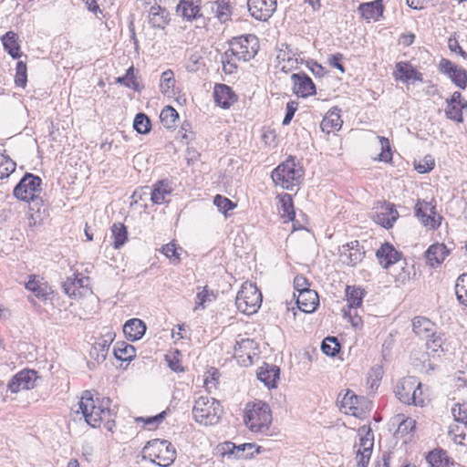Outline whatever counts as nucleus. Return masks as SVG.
I'll return each instance as SVG.
<instances>
[{"label":"nucleus","instance_id":"10","mask_svg":"<svg viewBox=\"0 0 467 467\" xmlns=\"http://www.w3.org/2000/svg\"><path fill=\"white\" fill-rule=\"evenodd\" d=\"M365 436L361 437L356 452L358 467H367L369 462L374 445V436L369 427L363 426L359 429Z\"/></svg>","mask_w":467,"mask_h":467},{"label":"nucleus","instance_id":"21","mask_svg":"<svg viewBox=\"0 0 467 467\" xmlns=\"http://www.w3.org/2000/svg\"><path fill=\"white\" fill-rule=\"evenodd\" d=\"M223 450L225 454L234 455L237 459H249L255 453H259V447H256L254 443L235 445L233 442H227Z\"/></svg>","mask_w":467,"mask_h":467},{"label":"nucleus","instance_id":"58","mask_svg":"<svg viewBox=\"0 0 467 467\" xmlns=\"http://www.w3.org/2000/svg\"><path fill=\"white\" fill-rule=\"evenodd\" d=\"M431 337L430 340L427 341L426 346L428 349H431L432 352H438L441 350L443 351L442 345L444 343L443 338L440 335H436L434 333V336H431Z\"/></svg>","mask_w":467,"mask_h":467},{"label":"nucleus","instance_id":"22","mask_svg":"<svg viewBox=\"0 0 467 467\" xmlns=\"http://www.w3.org/2000/svg\"><path fill=\"white\" fill-rule=\"evenodd\" d=\"M319 303L318 295L312 289H301L297 296L298 308L305 313L314 312Z\"/></svg>","mask_w":467,"mask_h":467},{"label":"nucleus","instance_id":"47","mask_svg":"<svg viewBox=\"0 0 467 467\" xmlns=\"http://www.w3.org/2000/svg\"><path fill=\"white\" fill-rule=\"evenodd\" d=\"M133 128L138 133L146 134L150 130V120L144 113H138L133 121Z\"/></svg>","mask_w":467,"mask_h":467},{"label":"nucleus","instance_id":"40","mask_svg":"<svg viewBox=\"0 0 467 467\" xmlns=\"http://www.w3.org/2000/svg\"><path fill=\"white\" fill-rule=\"evenodd\" d=\"M111 234L114 239L113 247L115 249L122 247L128 240V231L123 223H113L111 226Z\"/></svg>","mask_w":467,"mask_h":467},{"label":"nucleus","instance_id":"54","mask_svg":"<svg viewBox=\"0 0 467 467\" xmlns=\"http://www.w3.org/2000/svg\"><path fill=\"white\" fill-rule=\"evenodd\" d=\"M213 297V293L209 291L206 286L202 288V291H199L196 295V305L194 307V311H197L200 307L204 308V303L207 301H211Z\"/></svg>","mask_w":467,"mask_h":467},{"label":"nucleus","instance_id":"19","mask_svg":"<svg viewBox=\"0 0 467 467\" xmlns=\"http://www.w3.org/2000/svg\"><path fill=\"white\" fill-rule=\"evenodd\" d=\"M293 90L297 96L303 98L312 95L316 92V87L312 79L304 72L292 75Z\"/></svg>","mask_w":467,"mask_h":467},{"label":"nucleus","instance_id":"13","mask_svg":"<svg viewBox=\"0 0 467 467\" xmlns=\"http://www.w3.org/2000/svg\"><path fill=\"white\" fill-rule=\"evenodd\" d=\"M339 260L347 265L354 266L360 263L365 255V251L358 241H352L339 247Z\"/></svg>","mask_w":467,"mask_h":467},{"label":"nucleus","instance_id":"41","mask_svg":"<svg viewBox=\"0 0 467 467\" xmlns=\"http://www.w3.org/2000/svg\"><path fill=\"white\" fill-rule=\"evenodd\" d=\"M212 12L221 23H225L231 18L230 5L224 0L216 1L212 4Z\"/></svg>","mask_w":467,"mask_h":467},{"label":"nucleus","instance_id":"64","mask_svg":"<svg viewBox=\"0 0 467 467\" xmlns=\"http://www.w3.org/2000/svg\"><path fill=\"white\" fill-rule=\"evenodd\" d=\"M448 47L451 52L458 53L464 59H467V53L462 48L458 40L455 37H450Z\"/></svg>","mask_w":467,"mask_h":467},{"label":"nucleus","instance_id":"50","mask_svg":"<svg viewBox=\"0 0 467 467\" xmlns=\"http://www.w3.org/2000/svg\"><path fill=\"white\" fill-rule=\"evenodd\" d=\"M27 68L26 63L18 61L16 67L15 82L17 87L25 88L27 82Z\"/></svg>","mask_w":467,"mask_h":467},{"label":"nucleus","instance_id":"60","mask_svg":"<svg viewBox=\"0 0 467 467\" xmlns=\"http://www.w3.org/2000/svg\"><path fill=\"white\" fill-rule=\"evenodd\" d=\"M446 116L448 119L456 120V121H462V110L461 108H459L457 105H453L451 103H448V107L445 110Z\"/></svg>","mask_w":467,"mask_h":467},{"label":"nucleus","instance_id":"17","mask_svg":"<svg viewBox=\"0 0 467 467\" xmlns=\"http://www.w3.org/2000/svg\"><path fill=\"white\" fill-rule=\"evenodd\" d=\"M398 218L399 213L395 205L390 202H384L372 215L374 222L386 229L391 228Z\"/></svg>","mask_w":467,"mask_h":467},{"label":"nucleus","instance_id":"52","mask_svg":"<svg viewBox=\"0 0 467 467\" xmlns=\"http://www.w3.org/2000/svg\"><path fill=\"white\" fill-rule=\"evenodd\" d=\"M383 370L380 367L377 366L371 368L368 376V384L370 389H377L379 383L382 379Z\"/></svg>","mask_w":467,"mask_h":467},{"label":"nucleus","instance_id":"2","mask_svg":"<svg viewBox=\"0 0 467 467\" xmlns=\"http://www.w3.org/2000/svg\"><path fill=\"white\" fill-rule=\"evenodd\" d=\"M109 403V398H99L98 394L94 395L90 390H85L78 402V412L80 410L86 422L96 428L110 415Z\"/></svg>","mask_w":467,"mask_h":467},{"label":"nucleus","instance_id":"62","mask_svg":"<svg viewBox=\"0 0 467 467\" xmlns=\"http://www.w3.org/2000/svg\"><path fill=\"white\" fill-rule=\"evenodd\" d=\"M344 317L348 318L354 327H359L362 326L361 317L357 314V309H348L347 311L345 308L343 309Z\"/></svg>","mask_w":467,"mask_h":467},{"label":"nucleus","instance_id":"24","mask_svg":"<svg viewBox=\"0 0 467 467\" xmlns=\"http://www.w3.org/2000/svg\"><path fill=\"white\" fill-rule=\"evenodd\" d=\"M214 101L223 109H228L236 101V95L230 87L224 84H217L213 90Z\"/></svg>","mask_w":467,"mask_h":467},{"label":"nucleus","instance_id":"49","mask_svg":"<svg viewBox=\"0 0 467 467\" xmlns=\"http://www.w3.org/2000/svg\"><path fill=\"white\" fill-rule=\"evenodd\" d=\"M322 351L330 357L336 356L339 351V344L336 337H326L321 345Z\"/></svg>","mask_w":467,"mask_h":467},{"label":"nucleus","instance_id":"46","mask_svg":"<svg viewBox=\"0 0 467 467\" xmlns=\"http://www.w3.org/2000/svg\"><path fill=\"white\" fill-rule=\"evenodd\" d=\"M16 167V162L0 150V179L7 178L15 171Z\"/></svg>","mask_w":467,"mask_h":467},{"label":"nucleus","instance_id":"36","mask_svg":"<svg viewBox=\"0 0 467 467\" xmlns=\"http://www.w3.org/2000/svg\"><path fill=\"white\" fill-rule=\"evenodd\" d=\"M427 462L431 467H454L455 465V462L442 450L431 451L427 456Z\"/></svg>","mask_w":467,"mask_h":467},{"label":"nucleus","instance_id":"26","mask_svg":"<svg viewBox=\"0 0 467 467\" xmlns=\"http://www.w3.org/2000/svg\"><path fill=\"white\" fill-rule=\"evenodd\" d=\"M150 191V201L154 204H162L168 202V197L171 195L172 189L167 181H159L152 185L151 189L146 188Z\"/></svg>","mask_w":467,"mask_h":467},{"label":"nucleus","instance_id":"34","mask_svg":"<svg viewBox=\"0 0 467 467\" xmlns=\"http://www.w3.org/2000/svg\"><path fill=\"white\" fill-rule=\"evenodd\" d=\"M5 50L13 57L19 58L22 55L20 47L17 43V35L13 31L6 32L2 37Z\"/></svg>","mask_w":467,"mask_h":467},{"label":"nucleus","instance_id":"3","mask_svg":"<svg viewBox=\"0 0 467 467\" xmlns=\"http://www.w3.org/2000/svg\"><path fill=\"white\" fill-rule=\"evenodd\" d=\"M304 173L303 167L296 161V158L289 156L272 171L271 178L275 185L292 191L300 184Z\"/></svg>","mask_w":467,"mask_h":467},{"label":"nucleus","instance_id":"30","mask_svg":"<svg viewBox=\"0 0 467 467\" xmlns=\"http://www.w3.org/2000/svg\"><path fill=\"white\" fill-rule=\"evenodd\" d=\"M413 332L421 338L434 336L435 325L427 317H416L412 320Z\"/></svg>","mask_w":467,"mask_h":467},{"label":"nucleus","instance_id":"15","mask_svg":"<svg viewBox=\"0 0 467 467\" xmlns=\"http://www.w3.org/2000/svg\"><path fill=\"white\" fill-rule=\"evenodd\" d=\"M365 400L356 395L352 390L348 389L340 400V409L346 414L362 418L365 414L363 403Z\"/></svg>","mask_w":467,"mask_h":467},{"label":"nucleus","instance_id":"57","mask_svg":"<svg viewBox=\"0 0 467 467\" xmlns=\"http://www.w3.org/2000/svg\"><path fill=\"white\" fill-rule=\"evenodd\" d=\"M161 253L171 260L173 264L180 263V255L177 253L176 246L173 243H169L162 246Z\"/></svg>","mask_w":467,"mask_h":467},{"label":"nucleus","instance_id":"25","mask_svg":"<svg viewBox=\"0 0 467 467\" xmlns=\"http://www.w3.org/2000/svg\"><path fill=\"white\" fill-rule=\"evenodd\" d=\"M280 369L275 365H269L265 363L257 369V378L260 381L268 388H275L276 382L279 379Z\"/></svg>","mask_w":467,"mask_h":467},{"label":"nucleus","instance_id":"28","mask_svg":"<svg viewBox=\"0 0 467 467\" xmlns=\"http://www.w3.org/2000/svg\"><path fill=\"white\" fill-rule=\"evenodd\" d=\"M340 110L337 108L330 109L323 118L320 128L323 132L329 134L338 130L342 127V119L339 114Z\"/></svg>","mask_w":467,"mask_h":467},{"label":"nucleus","instance_id":"14","mask_svg":"<svg viewBox=\"0 0 467 467\" xmlns=\"http://www.w3.org/2000/svg\"><path fill=\"white\" fill-rule=\"evenodd\" d=\"M36 373L34 370L24 369L12 377L7 388L12 393L31 389L35 387Z\"/></svg>","mask_w":467,"mask_h":467},{"label":"nucleus","instance_id":"63","mask_svg":"<svg viewBox=\"0 0 467 467\" xmlns=\"http://www.w3.org/2000/svg\"><path fill=\"white\" fill-rule=\"evenodd\" d=\"M297 106L298 104L296 101H289L286 104V112L283 119V125H288L291 122L296 111L297 110Z\"/></svg>","mask_w":467,"mask_h":467},{"label":"nucleus","instance_id":"48","mask_svg":"<svg viewBox=\"0 0 467 467\" xmlns=\"http://www.w3.org/2000/svg\"><path fill=\"white\" fill-rule=\"evenodd\" d=\"M175 78L173 72L170 69L164 71L161 76L160 88L163 94H169L174 87Z\"/></svg>","mask_w":467,"mask_h":467},{"label":"nucleus","instance_id":"31","mask_svg":"<svg viewBox=\"0 0 467 467\" xmlns=\"http://www.w3.org/2000/svg\"><path fill=\"white\" fill-rule=\"evenodd\" d=\"M383 5L381 0H375L372 2L360 4L358 11L363 18L366 20H377L383 14Z\"/></svg>","mask_w":467,"mask_h":467},{"label":"nucleus","instance_id":"42","mask_svg":"<svg viewBox=\"0 0 467 467\" xmlns=\"http://www.w3.org/2000/svg\"><path fill=\"white\" fill-rule=\"evenodd\" d=\"M114 356L122 361L130 360L135 356V348L125 342H118L114 348Z\"/></svg>","mask_w":467,"mask_h":467},{"label":"nucleus","instance_id":"37","mask_svg":"<svg viewBox=\"0 0 467 467\" xmlns=\"http://www.w3.org/2000/svg\"><path fill=\"white\" fill-rule=\"evenodd\" d=\"M278 201L281 217L285 219V222L293 221L296 214L292 196L288 193H283L278 195Z\"/></svg>","mask_w":467,"mask_h":467},{"label":"nucleus","instance_id":"12","mask_svg":"<svg viewBox=\"0 0 467 467\" xmlns=\"http://www.w3.org/2000/svg\"><path fill=\"white\" fill-rule=\"evenodd\" d=\"M248 10L251 16L259 20H268L276 10V0H248Z\"/></svg>","mask_w":467,"mask_h":467},{"label":"nucleus","instance_id":"5","mask_svg":"<svg viewBox=\"0 0 467 467\" xmlns=\"http://www.w3.org/2000/svg\"><path fill=\"white\" fill-rule=\"evenodd\" d=\"M143 458L149 459L158 466H170L176 458V452L171 445L166 440H151L147 442L142 450Z\"/></svg>","mask_w":467,"mask_h":467},{"label":"nucleus","instance_id":"61","mask_svg":"<svg viewBox=\"0 0 467 467\" xmlns=\"http://www.w3.org/2000/svg\"><path fill=\"white\" fill-rule=\"evenodd\" d=\"M415 427L416 421L410 418H408L399 424L397 431L401 435H404L413 431Z\"/></svg>","mask_w":467,"mask_h":467},{"label":"nucleus","instance_id":"23","mask_svg":"<svg viewBox=\"0 0 467 467\" xmlns=\"http://www.w3.org/2000/svg\"><path fill=\"white\" fill-rule=\"evenodd\" d=\"M449 254L450 250L444 244L436 243L427 249L425 258L431 267H437L445 260Z\"/></svg>","mask_w":467,"mask_h":467},{"label":"nucleus","instance_id":"51","mask_svg":"<svg viewBox=\"0 0 467 467\" xmlns=\"http://www.w3.org/2000/svg\"><path fill=\"white\" fill-rule=\"evenodd\" d=\"M378 140L381 148L379 160L385 162L390 161L392 160V152L389 139L382 136H378Z\"/></svg>","mask_w":467,"mask_h":467},{"label":"nucleus","instance_id":"16","mask_svg":"<svg viewBox=\"0 0 467 467\" xmlns=\"http://www.w3.org/2000/svg\"><path fill=\"white\" fill-rule=\"evenodd\" d=\"M116 334L110 329L106 328L99 340L93 344L89 355L98 363L103 362L108 355L110 344L113 342Z\"/></svg>","mask_w":467,"mask_h":467},{"label":"nucleus","instance_id":"4","mask_svg":"<svg viewBox=\"0 0 467 467\" xmlns=\"http://www.w3.org/2000/svg\"><path fill=\"white\" fill-rule=\"evenodd\" d=\"M244 420L246 427L253 432L264 433L267 431L272 422L270 407L262 400L248 403L245 408Z\"/></svg>","mask_w":467,"mask_h":467},{"label":"nucleus","instance_id":"18","mask_svg":"<svg viewBox=\"0 0 467 467\" xmlns=\"http://www.w3.org/2000/svg\"><path fill=\"white\" fill-rule=\"evenodd\" d=\"M376 256L379 265L388 269L401 259L402 254L389 243H385L377 250Z\"/></svg>","mask_w":467,"mask_h":467},{"label":"nucleus","instance_id":"8","mask_svg":"<svg viewBox=\"0 0 467 467\" xmlns=\"http://www.w3.org/2000/svg\"><path fill=\"white\" fill-rule=\"evenodd\" d=\"M398 399L405 404L423 406V399L420 398L421 383L414 377L404 378L400 380L395 389Z\"/></svg>","mask_w":467,"mask_h":467},{"label":"nucleus","instance_id":"59","mask_svg":"<svg viewBox=\"0 0 467 467\" xmlns=\"http://www.w3.org/2000/svg\"><path fill=\"white\" fill-rule=\"evenodd\" d=\"M118 82L125 85L128 88H136L137 83H136V78H135L134 73H133V67H130L127 70L124 77L119 78Z\"/></svg>","mask_w":467,"mask_h":467},{"label":"nucleus","instance_id":"56","mask_svg":"<svg viewBox=\"0 0 467 467\" xmlns=\"http://www.w3.org/2000/svg\"><path fill=\"white\" fill-rule=\"evenodd\" d=\"M451 413L456 422H467V403L456 404L451 409Z\"/></svg>","mask_w":467,"mask_h":467},{"label":"nucleus","instance_id":"32","mask_svg":"<svg viewBox=\"0 0 467 467\" xmlns=\"http://www.w3.org/2000/svg\"><path fill=\"white\" fill-rule=\"evenodd\" d=\"M26 288L40 299H46L52 293L51 287L47 283L36 279V275L29 277V280L26 283Z\"/></svg>","mask_w":467,"mask_h":467},{"label":"nucleus","instance_id":"20","mask_svg":"<svg viewBox=\"0 0 467 467\" xmlns=\"http://www.w3.org/2000/svg\"><path fill=\"white\" fill-rule=\"evenodd\" d=\"M396 70L393 73L395 79L404 83L410 81H422V74L417 71L412 65L400 61L396 64Z\"/></svg>","mask_w":467,"mask_h":467},{"label":"nucleus","instance_id":"43","mask_svg":"<svg viewBox=\"0 0 467 467\" xmlns=\"http://www.w3.org/2000/svg\"><path fill=\"white\" fill-rule=\"evenodd\" d=\"M179 118V114L176 109L171 106H166L160 115L161 123L167 129H171L176 126V121Z\"/></svg>","mask_w":467,"mask_h":467},{"label":"nucleus","instance_id":"6","mask_svg":"<svg viewBox=\"0 0 467 467\" xmlns=\"http://www.w3.org/2000/svg\"><path fill=\"white\" fill-rule=\"evenodd\" d=\"M222 409L218 400L208 396H201L194 403L192 414L197 422L208 426L219 421Z\"/></svg>","mask_w":467,"mask_h":467},{"label":"nucleus","instance_id":"29","mask_svg":"<svg viewBox=\"0 0 467 467\" xmlns=\"http://www.w3.org/2000/svg\"><path fill=\"white\" fill-rule=\"evenodd\" d=\"M170 22V14L160 5H153L149 10V23L152 27L163 29Z\"/></svg>","mask_w":467,"mask_h":467},{"label":"nucleus","instance_id":"55","mask_svg":"<svg viewBox=\"0 0 467 467\" xmlns=\"http://www.w3.org/2000/svg\"><path fill=\"white\" fill-rule=\"evenodd\" d=\"M434 159L431 155H427L415 164V170L420 173H427L434 168Z\"/></svg>","mask_w":467,"mask_h":467},{"label":"nucleus","instance_id":"45","mask_svg":"<svg viewBox=\"0 0 467 467\" xmlns=\"http://www.w3.org/2000/svg\"><path fill=\"white\" fill-rule=\"evenodd\" d=\"M455 294L460 304L467 306V273L457 278Z\"/></svg>","mask_w":467,"mask_h":467},{"label":"nucleus","instance_id":"11","mask_svg":"<svg viewBox=\"0 0 467 467\" xmlns=\"http://www.w3.org/2000/svg\"><path fill=\"white\" fill-rule=\"evenodd\" d=\"M440 71L447 75L451 81L460 88L464 89L467 87L466 70L455 65L451 60L442 58L439 64Z\"/></svg>","mask_w":467,"mask_h":467},{"label":"nucleus","instance_id":"27","mask_svg":"<svg viewBox=\"0 0 467 467\" xmlns=\"http://www.w3.org/2000/svg\"><path fill=\"white\" fill-rule=\"evenodd\" d=\"M146 332L145 323L139 318L128 320L123 326V333L127 339L136 341L140 339Z\"/></svg>","mask_w":467,"mask_h":467},{"label":"nucleus","instance_id":"9","mask_svg":"<svg viewBox=\"0 0 467 467\" xmlns=\"http://www.w3.org/2000/svg\"><path fill=\"white\" fill-rule=\"evenodd\" d=\"M41 179L26 173L14 189V195L21 201H33L41 192Z\"/></svg>","mask_w":467,"mask_h":467},{"label":"nucleus","instance_id":"1","mask_svg":"<svg viewBox=\"0 0 467 467\" xmlns=\"http://www.w3.org/2000/svg\"><path fill=\"white\" fill-rule=\"evenodd\" d=\"M230 48L224 53L223 58V69L229 73L236 67L232 62V57L237 60L249 61L257 54L259 49L258 37L253 34L234 37L229 42Z\"/></svg>","mask_w":467,"mask_h":467},{"label":"nucleus","instance_id":"7","mask_svg":"<svg viewBox=\"0 0 467 467\" xmlns=\"http://www.w3.org/2000/svg\"><path fill=\"white\" fill-rule=\"evenodd\" d=\"M262 298V294L254 284L244 283L236 296L235 304L239 311L252 315L260 308Z\"/></svg>","mask_w":467,"mask_h":467},{"label":"nucleus","instance_id":"35","mask_svg":"<svg viewBox=\"0 0 467 467\" xmlns=\"http://www.w3.org/2000/svg\"><path fill=\"white\" fill-rule=\"evenodd\" d=\"M448 435L455 444L467 445V421L455 422L449 427Z\"/></svg>","mask_w":467,"mask_h":467},{"label":"nucleus","instance_id":"44","mask_svg":"<svg viewBox=\"0 0 467 467\" xmlns=\"http://www.w3.org/2000/svg\"><path fill=\"white\" fill-rule=\"evenodd\" d=\"M254 341L250 338H242L236 341L234 350L235 357L243 358L244 356L251 361V355L249 350L253 348Z\"/></svg>","mask_w":467,"mask_h":467},{"label":"nucleus","instance_id":"33","mask_svg":"<svg viewBox=\"0 0 467 467\" xmlns=\"http://www.w3.org/2000/svg\"><path fill=\"white\" fill-rule=\"evenodd\" d=\"M435 207L431 206L429 202H424L423 203L420 202H418V203L415 206V213L418 218L420 219L421 223L426 226H431L432 229H435L438 227V224L436 223L435 219L431 215L427 214V210H430V212L434 214Z\"/></svg>","mask_w":467,"mask_h":467},{"label":"nucleus","instance_id":"53","mask_svg":"<svg viewBox=\"0 0 467 467\" xmlns=\"http://www.w3.org/2000/svg\"><path fill=\"white\" fill-rule=\"evenodd\" d=\"M213 203L223 213H226L235 206L231 200L219 194L214 197Z\"/></svg>","mask_w":467,"mask_h":467},{"label":"nucleus","instance_id":"38","mask_svg":"<svg viewBox=\"0 0 467 467\" xmlns=\"http://www.w3.org/2000/svg\"><path fill=\"white\" fill-rule=\"evenodd\" d=\"M345 296L348 309L355 310L362 305L365 292L359 287L347 285Z\"/></svg>","mask_w":467,"mask_h":467},{"label":"nucleus","instance_id":"39","mask_svg":"<svg viewBox=\"0 0 467 467\" xmlns=\"http://www.w3.org/2000/svg\"><path fill=\"white\" fill-rule=\"evenodd\" d=\"M177 12L187 20H192L199 16L200 7L192 0H181L177 6Z\"/></svg>","mask_w":467,"mask_h":467}]
</instances>
